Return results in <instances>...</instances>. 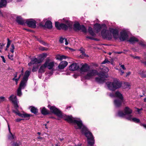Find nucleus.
Segmentation results:
<instances>
[{
  "label": "nucleus",
  "mask_w": 146,
  "mask_h": 146,
  "mask_svg": "<svg viewBox=\"0 0 146 146\" xmlns=\"http://www.w3.org/2000/svg\"><path fill=\"white\" fill-rule=\"evenodd\" d=\"M64 119L69 123H74V127L76 129L81 130L82 133L84 134L87 138L88 146H93L95 143V140L92 133L89 131L87 128L82 123V121L79 119H76L71 116L65 115Z\"/></svg>",
  "instance_id": "nucleus-1"
},
{
  "label": "nucleus",
  "mask_w": 146,
  "mask_h": 146,
  "mask_svg": "<svg viewBox=\"0 0 146 146\" xmlns=\"http://www.w3.org/2000/svg\"><path fill=\"white\" fill-rule=\"evenodd\" d=\"M94 29L97 33L101 31V35L104 38L111 39L112 38V35L116 39L118 38L119 33L117 30L110 28L107 30L106 27L104 24L101 25L98 23H96L94 25Z\"/></svg>",
  "instance_id": "nucleus-2"
},
{
  "label": "nucleus",
  "mask_w": 146,
  "mask_h": 146,
  "mask_svg": "<svg viewBox=\"0 0 146 146\" xmlns=\"http://www.w3.org/2000/svg\"><path fill=\"white\" fill-rule=\"evenodd\" d=\"M96 75L98 76L99 77L95 78V80L97 82L99 83H103L106 80L107 76L105 75V74L103 72H98V71L95 69H90L87 72L86 75L84 77L86 79H89L92 78L93 77Z\"/></svg>",
  "instance_id": "nucleus-3"
},
{
  "label": "nucleus",
  "mask_w": 146,
  "mask_h": 146,
  "mask_svg": "<svg viewBox=\"0 0 146 146\" xmlns=\"http://www.w3.org/2000/svg\"><path fill=\"white\" fill-rule=\"evenodd\" d=\"M124 113L122 111H120L118 112V115L121 117H125L127 119L132 120L134 122L138 123L140 121L139 119L136 118H132V116L131 114L132 112V110L128 107H125L124 110Z\"/></svg>",
  "instance_id": "nucleus-4"
},
{
  "label": "nucleus",
  "mask_w": 146,
  "mask_h": 146,
  "mask_svg": "<svg viewBox=\"0 0 146 146\" xmlns=\"http://www.w3.org/2000/svg\"><path fill=\"white\" fill-rule=\"evenodd\" d=\"M30 74V72L28 70L25 72L23 78L17 90V95L18 96H20L22 95L21 89L24 88L26 86Z\"/></svg>",
  "instance_id": "nucleus-5"
},
{
  "label": "nucleus",
  "mask_w": 146,
  "mask_h": 146,
  "mask_svg": "<svg viewBox=\"0 0 146 146\" xmlns=\"http://www.w3.org/2000/svg\"><path fill=\"white\" fill-rule=\"evenodd\" d=\"M16 21L20 25H23L26 23L30 27L35 28L36 27V21L33 19L24 20L21 17L17 16V17Z\"/></svg>",
  "instance_id": "nucleus-6"
},
{
  "label": "nucleus",
  "mask_w": 146,
  "mask_h": 146,
  "mask_svg": "<svg viewBox=\"0 0 146 146\" xmlns=\"http://www.w3.org/2000/svg\"><path fill=\"white\" fill-rule=\"evenodd\" d=\"M106 84L108 89L112 91L115 90L116 89L120 88L121 86V84L119 80L116 79H113V82H108Z\"/></svg>",
  "instance_id": "nucleus-7"
},
{
  "label": "nucleus",
  "mask_w": 146,
  "mask_h": 146,
  "mask_svg": "<svg viewBox=\"0 0 146 146\" xmlns=\"http://www.w3.org/2000/svg\"><path fill=\"white\" fill-rule=\"evenodd\" d=\"M110 96L111 97H116L118 98L115 99L114 101V103L116 107H118L121 106L123 102V97L122 94L118 91L116 92L114 95L110 94Z\"/></svg>",
  "instance_id": "nucleus-8"
},
{
  "label": "nucleus",
  "mask_w": 146,
  "mask_h": 146,
  "mask_svg": "<svg viewBox=\"0 0 146 146\" xmlns=\"http://www.w3.org/2000/svg\"><path fill=\"white\" fill-rule=\"evenodd\" d=\"M65 23L66 24L64 23L59 24L58 22H56L55 23V27L58 29H62L65 30L72 27V24L70 21L66 20L65 21Z\"/></svg>",
  "instance_id": "nucleus-9"
},
{
  "label": "nucleus",
  "mask_w": 146,
  "mask_h": 146,
  "mask_svg": "<svg viewBox=\"0 0 146 146\" xmlns=\"http://www.w3.org/2000/svg\"><path fill=\"white\" fill-rule=\"evenodd\" d=\"M48 107L49 108L51 112L56 115L59 117H61L62 116V114L61 111L55 107L48 105Z\"/></svg>",
  "instance_id": "nucleus-10"
},
{
  "label": "nucleus",
  "mask_w": 146,
  "mask_h": 146,
  "mask_svg": "<svg viewBox=\"0 0 146 146\" xmlns=\"http://www.w3.org/2000/svg\"><path fill=\"white\" fill-rule=\"evenodd\" d=\"M74 28L75 30H81L82 32L86 33L87 32V29L83 25H80L78 24H75L74 25Z\"/></svg>",
  "instance_id": "nucleus-11"
},
{
  "label": "nucleus",
  "mask_w": 146,
  "mask_h": 146,
  "mask_svg": "<svg viewBox=\"0 0 146 146\" xmlns=\"http://www.w3.org/2000/svg\"><path fill=\"white\" fill-rule=\"evenodd\" d=\"M9 99L14 104L15 108L17 109L19 107V106L18 105V102L16 96L12 94L9 97Z\"/></svg>",
  "instance_id": "nucleus-12"
},
{
  "label": "nucleus",
  "mask_w": 146,
  "mask_h": 146,
  "mask_svg": "<svg viewBox=\"0 0 146 146\" xmlns=\"http://www.w3.org/2000/svg\"><path fill=\"white\" fill-rule=\"evenodd\" d=\"M128 37L127 32L125 31H122L120 32V36L119 37L120 40L123 41L127 40Z\"/></svg>",
  "instance_id": "nucleus-13"
},
{
  "label": "nucleus",
  "mask_w": 146,
  "mask_h": 146,
  "mask_svg": "<svg viewBox=\"0 0 146 146\" xmlns=\"http://www.w3.org/2000/svg\"><path fill=\"white\" fill-rule=\"evenodd\" d=\"M44 64L46 67H47L49 70H52L54 66V62L50 61L49 59L46 60Z\"/></svg>",
  "instance_id": "nucleus-14"
},
{
  "label": "nucleus",
  "mask_w": 146,
  "mask_h": 146,
  "mask_svg": "<svg viewBox=\"0 0 146 146\" xmlns=\"http://www.w3.org/2000/svg\"><path fill=\"white\" fill-rule=\"evenodd\" d=\"M41 62L40 60L35 58L31 59V61L30 62L28 63V65L29 66H31L34 64L40 63Z\"/></svg>",
  "instance_id": "nucleus-15"
},
{
  "label": "nucleus",
  "mask_w": 146,
  "mask_h": 146,
  "mask_svg": "<svg viewBox=\"0 0 146 146\" xmlns=\"http://www.w3.org/2000/svg\"><path fill=\"white\" fill-rule=\"evenodd\" d=\"M13 111L19 116L23 117H27L30 116V115L26 113H24L23 114L19 112V111L18 110H17V111L13 110Z\"/></svg>",
  "instance_id": "nucleus-16"
},
{
  "label": "nucleus",
  "mask_w": 146,
  "mask_h": 146,
  "mask_svg": "<svg viewBox=\"0 0 146 146\" xmlns=\"http://www.w3.org/2000/svg\"><path fill=\"white\" fill-rule=\"evenodd\" d=\"M79 67L77 63H74L71 64L69 67V69L71 71H75L79 69Z\"/></svg>",
  "instance_id": "nucleus-17"
},
{
  "label": "nucleus",
  "mask_w": 146,
  "mask_h": 146,
  "mask_svg": "<svg viewBox=\"0 0 146 146\" xmlns=\"http://www.w3.org/2000/svg\"><path fill=\"white\" fill-rule=\"evenodd\" d=\"M90 68V66H89L86 64H85L82 66L80 69V70L81 72H87Z\"/></svg>",
  "instance_id": "nucleus-18"
},
{
  "label": "nucleus",
  "mask_w": 146,
  "mask_h": 146,
  "mask_svg": "<svg viewBox=\"0 0 146 146\" xmlns=\"http://www.w3.org/2000/svg\"><path fill=\"white\" fill-rule=\"evenodd\" d=\"M68 64V62L66 61H62L60 63L58 67L60 69H62L67 65Z\"/></svg>",
  "instance_id": "nucleus-19"
},
{
  "label": "nucleus",
  "mask_w": 146,
  "mask_h": 146,
  "mask_svg": "<svg viewBox=\"0 0 146 146\" xmlns=\"http://www.w3.org/2000/svg\"><path fill=\"white\" fill-rule=\"evenodd\" d=\"M8 129L9 131V134L8 136V139L12 140L16 138V137L14 134H12L10 131V129L9 125H8Z\"/></svg>",
  "instance_id": "nucleus-20"
},
{
  "label": "nucleus",
  "mask_w": 146,
  "mask_h": 146,
  "mask_svg": "<svg viewBox=\"0 0 146 146\" xmlns=\"http://www.w3.org/2000/svg\"><path fill=\"white\" fill-rule=\"evenodd\" d=\"M127 41H128L131 43L133 44L136 42H137L138 41V40L137 38L133 36L130 37Z\"/></svg>",
  "instance_id": "nucleus-21"
},
{
  "label": "nucleus",
  "mask_w": 146,
  "mask_h": 146,
  "mask_svg": "<svg viewBox=\"0 0 146 146\" xmlns=\"http://www.w3.org/2000/svg\"><path fill=\"white\" fill-rule=\"evenodd\" d=\"M46 68L44 64L42 65L39 69L38 72L39 73H43L45 71V70Z\"/></svg>",
  "instance_id": "nucleus-22"
},
{
  "label": "nucleus",
  "mask_w": 146,
  "mask_h": 146,
  "mask_svg": "<svg viewBox=\"0 0 146 146\" xmlns=\"http://www.w3.org/2000/svg\"><path fill=\"white\" fill-rule=\"evenodd\" d=\"M7 0H0V8L5 7L7 4Z\"/></svg>",
  "instance_id": "nucleus-23"
},
{
  "label": "nucleus",
  "mask_w": 146,
  "mask_h": 146,
  "mask_svg": "<svg viewBox=\"0 0 146 146\" xmlns=\"http://www.w3.org/2000/svg\"><path fill=\"white\" fill-rule=\"evenodd\" d=\"M45 27L48 29H51L52 27V23L50 21H47L45 23Z\"/></svg>",
  "instance_id": "nucleus-24"
},
{
  "label": "nucleus",
  "mask_w": 146,
  "mask_h": 146,
  "mask_svg": "<svg viewBox=\"0 0 146 146\" xmlns=\"http://www.w3.org/2000/svg\"><path fill=\"white\" fill-rule=\"evenodd\" d=\"M41 112L43 115H47L48 114L49 112L45 107H43L42 108H40Z\"/></svg>",
  "instance_id": "nucleus-25"
},
{
  "label": "nucleus",
  "mask_w": 146,
  "mask_h": 146,
  "mask_svg": "<svg viewBox=\"0 0 146 146\" xmlns=\"http://www.w3.org/2000/svg\"><path fill=\"white\" fill-rule=\"evenodd\" d=\"M56 58L57 59L61 60L63 59H66L67 57L64 55L59 54L56 56Z\"/></svg>",
  "instance_id": "nucleus-26"
},
{
  "label": "nucleus",
  "mask_w": 146,
  "mask_h": 146,
  "mask_svg": "<svg viewBox=\"0 0 146 146\" xmlns=\"http://www.w3.org/2000/svg\"><path fill=\"white\" fill-rule=\"evenodd\" d=\"M31 111V112L36 114L38 112V109L36 108L33 106H31L30 107Z\"/></svg>",
  "instance_id": "nucleus-27"
},
{
  "label": "nucleus",
  "mask_w": 146,
  "mask_h": 146,
  "mask_svg": "<svg viewBox=\"0 0 146 146\" xmlns=\"http://www.w3.org/2000/svg\"><path fill=\"white\" fill-rule=\"evenodd\" d=\"M88 31L91 36H95L96 35L95 33L93 30L92 28L91 27H89L88 29Z\"/></svg>",
  "instance_id": "nucleus-28"
},
{
  "label": "nucleus",
  "mask_w": 146,
  "mask_h": 146,
  "mask_svg": "<svg viewBox=\"0 0 146 146\" xmlns=\"http://www.w3.org/2000/svg\"><path fill=\"white\" fill-rule=\"evenodd\" d=\"M139 45H141L142 47L144 48H146V43L143 40H141L139 42Z\"/></svg>",
  "instance_id": "nucleus-29"
},
{
  "label": "nucleus",
  "mask_w": 146,
  "mask_h": 146,
  "mask_svg": "<svg viewBox=\"0 0 146 146\" xmlns=\"http://www.w3.org/2000/svg\"><path fill=\"white\" fill-rule=\"evenodd\" d=\"M103 70H104L103 71L101 72H103L104 73L105 75L107 76V78H108V75H106V73L108 72L109 71V70L108 68L107 67H104L103 68H102Z\"/></svg>",
  "instance_id": "nucleus-30"
},
{
  "label": "nucleus",
  "mask_w": 146,
  "mask_h": 146,
  "mask_svg": "<svg viewBox=\"0 0 146 146\" xmlns=\"http://www.w3.org/2000/svg\"><path fill=\"white\" fill-rule=\"evenodd\" d=\"M21 76V75L20 74L19 75V77L17 79H15V78H13L12 79V80L13 81H15V83H16V85H17V84L18 82L19 81V79H20Z\"/></svg>",
  "instance_id": "nucleus-31"
},
{
  "label": "nucleus",
  "mask_w": 146,
  "mask_h": 146,
  "mask_svg": "<svg viewBox=\"0 0 146 146\" xmlns=\"http://www.w3.org/2000/svg\"><path fill=\"white\" fill-rule=\"evenodd\" d=\"M0 17H7V15H6V13L5 12L3 13L1 12V11H0Z\"/></svg>",
  "instance_id": "nucleus-32"
},
{
  "label": "nucleus",
  "mask_w": 146,
  "mask_h": 146,
  "mask_svg": "<svg viewBox=\"0 0 146 146\" xmlns=\"http://www.w3.org/2000/svg\"><path fill=\"white\" fill-rule=\"evenodd\" d=\"M110 63V61L108 60V59L106 58L104 61L101 63V64H104L106 63Z\"/></svg>",
  "instance_id": "nucleus-33"
},
{
  "label": "nucleus",
  "mask_w": 146,
  "mask_h": 146,
  "mask_svg": "<svg viewBox=\"0 0 146 146\" xmlns=\"http://www.w3.org/2000/svg\"><path fill=\"white\" fill-rule=\"evenodd\" d=\"M14 49L15 47L14 45L13 44H12L11 45V48L10 50L11 52L13 53L14 52Z\"/></svg>",
  "instance_id": "nucleus-34"
},
{
  "label": "nucleus",
  "mask_w": 146,
  "mask_h": 146,
  "mask_svg": "<svg viewBox=\"0 0 146 146\" xmlns=\"http://www.w3.org/2000/svg\"><path fill=\"white\" fill-rule=\"evenodd\" d=\"M38 69L37 67L33 66V68L32 71L33 72H35L37 71Z\"/></svg>",
  "instance_id": "nucleus-35"
},
{
  "label": "nucleus",
  "mask_w": 146,
  "mask_h": 146,
  "mask_svg": "<svg viewBox=\"0 0 146 146\" xmlns=\"http://www.w3.org/2000/svg\"><path fill=\"white\" fill-rule=\"evenodd\" d=\"M141 75L142 77L145 78L146 77V73L143 72L141 74Z\"/></svg>",
  "instance_id": "nucleus-36"
},
{
  "label": "nucleus",
  "mask_w": 146,
  "mask_h": 146,
  "mask_svg": "<svg viewBox=\"0 0 146 146\" xmlns=\"http://www.w3.org/2000/svg\"><path fill=\"white\" fill-rule=\"evenodd\" d=\"M5 98L3 96L0 97V103L5 100Z\"/></svg>",
  "instance_id": "nucleus-37"
},
{
  "label": "nucleus",
  "mask_w": 146,
  "mask_h": 146,
  "mask_svg": "<svg viewBox=\"0 0 146 146\" xmlns=\"http://www.w3.org/2000/svg\"><path fill=\"white\" fill-rule=\"evenodd\" d=\"M125 85L126 86V88H128L130 86V84L128 82L125 83Z\"/></svg>",
  "instance_id": "nucleus-38"
},
{
  "label": "nucleus",
  "mask_w": 146,
  "mask_h": 146,
  "mask_svg": "<svg viewBox=\"0 0 146 146\" xmlns=\"http://www.w3.org/2000/svg\"><path fill=\"white\" fill-rule=\"evenodd\" d=\"M65 38H60L59 40V42L61 43H63V41L64 40H65Z\"/></svg>",
  "instance_id": "nucleus-39"
},
{
  "label": "nucleus",
  "mask_w": 146,
  "mask_h": 146,
  "mask_svg": "<svg viewBox=\"0 0 146 146\" xmlns=\"http://www.w3.org/2000/svg\"><path fill=\"white\" fill-rule=\"evenodd\" d=\"M119 71L121 72L120 74L121 75H122L124 73V71L122 70L121 69L119 70Z\"/></svg>",
  "instance_id": "nucleus-40"
},
{
  "label": "nucleus",
  "mask_w": 146,
  "mask_h": 146,
  "mask_svg": "<svg viewBox=\"0 0 146 146\" xmlns=\"http://www.w3.org/2000/svg\"><path fill=\"white\" fill-rule=\"evenodd\" d=\"M40 49L42 50H47V48H46L44 47H41L40 48Z\"/></svg>",
  "instance_id": "nucleus-41"
},
{
  "label": "nucleus",
  "mask_w": 146,
  "mask_h": 146,
  "mask_svg": "<svg viewBox=\"0 0 146 146\" xmlns=\"http://www.w3.org/2000/svg\"><path fill=\"white\" fill-rule=\"evenodd\" d=\"M7 40L8 42H7V44L10 46V45L11 44V41L9 40V38H8L7 39Z\"/></svg>",
  "instance_id": "nucleus-42"
},
{
  "label": "nucleus",
  "mask_w": 146,
  "mask_h": 146,
  "mask_svg": "<svg viewBox=\"0 0 146 146\" xmlns=\"http://www.w3.org/2000/svg\"><path fill=\"white\" fill-rule=\"evenodd\" d=\"M4 45L5 44H4L3 43H0V49H2Z\"/></svg>",
  "instance_id": "nucleus-43"
},
{
  "label": "nucleus",
  "mask_w": 146,
  "mask_h": 146,
  "mask_svg": "<svg viewBox=\"0 0 146 146\" xmlns=\"http://www.w3.org/2000/svg\"><path fill=\"white\" fill-rule=\"evenodd\" d=\"M1 57L2 58L3 62L4 63H5L6 60H5V58L4 56H1Z\"/></svg>",
  "instance_id": "nucleus-44"
},
{
  "label": "nucleus",
  "mask_w": 146,
  "mask_h": 146,
  "mask_svg": "<svg viewBox=\"0 0 146 146\" xmlns=\"http://www.w3.org/2000/svg\"><path fill=\"white\" fill-rule=\"evenodd\" d=\"M120 67L123 70H125L126 69V68L125 67L124 65H121Z\"/></svg>",
  "instance_id": "nucleus-45"
},
{
  "label": "nucleus",
  "mask_w": 146,
  "mask_h": 146,
  "mask_svg": "<svg viewBox=\"0 0 146 146\" xmlns=\"http://www.w3.org/2000/svg\"><path fill=\"white\" fill-rule=\"evenodd\" d=\"M80 51L81 53H82V55L83 56H85L86 55V54L84 52L83 50H81Z\"/></svg>",
  "instance_id": "nucleus-46"
},
{
  "label": "nucleus",
  "mask_w": 146,
  "mask_h": 146,
  "mask_svg": "<svg viewBox=\"0 0 146 146\" xmlns=\"http://www.w3.org/2000/svg\"><path fill=\"white\" fill-rule=\"evenodd\" d=\"M13 55H8V56L9 57V58L11 60H13V58H12L13 57Z\"/></svg>",
  "instance_id": "nucleus-47"
},
{
  "label": "nucleus",
  "mask_w": 146,
  "mask_h": 146,
  "mask_svg": "<svg viewBox=\"0 0 146 146\" xmlns=\"http://www.w3.org/2000/svg\"><path fill=\"white\" fill-rule=\"evenodd\" d=\"M39 41L43 45H45V42H44L43 41H42V40H39Z\"/></svg>",
  "instance_id": "nucleus-48"
},
{
  "label": "nucleus",
  "mask_w": 146,
  "mask_h": 146,
  "mask_svg": "<svg viewBox=\"0 0 146 146\" xmlns=\"http://www.w3.org/2000/svg\"><path fill=\"white\" fill-rule=\"evenodd\" d=\"M23 120V119H21L17 118L16 119V121H17V122H19L20 121H21V120Z\"/></svg>",
  "instance_id": "nucleus-49"
},
{
  "label": "nucleus",
  "mask_w": 146,
  "mask_h": 146,
  "mask_svg": "<svg viewBox=\"0 0 146 146\" xmlns=\"http://www.w3.org/2000/svg\"><path fill=\"white\" fill-rule=\"evenodd\" d=\"M136 109L137 110V111L139 113H140V111H141V110H142V108L139 109L136 108Z\"/></svg>",
  "instance_id": "nucleus-50"
},
{
  "label": "nucleus",
  "mask_w": 146,
  "mask_h": 146,
  "mask_svg": "<svg viewBox=\"0 0 146 146\" xmlns=\"http://www.w3.org/2000/svg\"><path fill=\"white\" fill-rule=\"evenodd\" d=\"M131 74V72H127L126 73V76L127 77V76H129L130 74Z\"/></svg>",
  "instance_id": "nucleus-51"
},
{
  "label": "nucleus",
  "mask_w": 146,
  "mask_h": 146,
  "mask_svg": "<svg viewBox=\"0 0 146 146\" xmlns=\"http://www.w3.org/2000/svg\"><path fill=\"white\" fill-rule=\"evenodd\" d=\"M17 72H16L15 73V74H14V77L13 78H15V79H16V78L17 77Z\"/></svg>",
  "instance_id": "nucleus-52"
},
{
  "label": "nucleus",
  "mask_w": 146,
  "mask_h": 146,
  "mask_svg": "<svg viewBox=\"0 0 146 146\" xmlns=\"http://www.w3.org/2000/svg\"><path fill=\"white\" fill-rule=\"evenodd\" d=\"M133 58L134 59H140V57L139 56H134Z\"/></svg>",
  "instance_id": "nucleus-53"
},
{
  "label": "nucleus",
  "mask_w": 146,
  "mask_h": 146,
  "mask_svg": "<svg viewBox=\"0 0 146 146\" xmlns=\"http://www.w3.org/2000/svg\"><path fill=\"white\" fill-rule=\"evenodd\" d=\"M13 146H19V145L18 143H16L13 144Z\"/></svg>",
  "instance_id": "nucleus-54"
},
{
  "label": "nucleus",
  "mask_w": 146,
  "mask_h": 146,
  "mask_svg": "<svg viewBox=\"0 0 146 146\" xmlns=\"http://www.w3.org/2000/svg\"><path fill=\"white\" fill-rule=\"evenodd\" d=\"M65 44L66 45H68V42L67 41V39H65Z\"/></svg>",
  "instance_id": "nucleus-55"
},
{
  "label": "nucleus",
  "mask_w": 146,
  "mask_h": 146,
  "mask_svg": "<svg viewBox=\"0 0 146 146\" xmlns=\"http://www.w3.org/2000/svg\"><path fill=\"white\" fill-rule=\"evenodd\" d=\"M86 38H89V39H93L91 37H90V36H86Z\"/></svg>",
  "instance_id": "nucleus-56"
},
{
  "label": "nucleus",
  "mask_w": 146,
  "mask_h": 146,
  "mask_svg": "<svg viewBox=\"0 0 146 146\" xmlns=\"http://www.w3.org/2000/svg\"><path fill=\"white\" fill-rule=\"evenodd\" d=\"M141 125L142 126H143L145 128H146V124H142Z\"/></svg>",
  "instance_id": "nucleus-57"
},
{
  "label": "nucleus",
  "mask_w": 146,
  "mask_h": 146,
  "mask_svg": "<svg viewBox=\"0 0 146 146\" xmlns=\"http://www.w3.org/2000/svg\"><path fill=\"white\" fill-rule=\"evenodd\" d=\"M123 53V52H117V53L118 54H121Z\"/></svg>",
  "instance_id": "nucleus-58"
},
{
  "label": "nucleus",
  "mask_w": 146,
  "mask_h": 146,
  "mask_svg": "<svg viewBox=\"0 0 146 146\" xmlns=\"http://www.w3.org/2000/svg\"><path fill=\"white\" fill-rule=\"evenodd\" d=\"M130 56H131V57H132L133 58H134V56L132 54H130Z\"/></svg>",
  "instance_id": "nucleus-59"
},
{
  "label": "nucleus",
  "mask_w": 146,
  "mask_h": 146,
  "mask_svg": "<svg viewBox=\"0 0 146 146\" xmlns=\"http://www.w3.org/2000/svg\"><path fill=\"white\" fill-rule=\"evenodd\" d=\"M24 29V30H25L27 31H30V30L29 29Z\"/></svg>",
  "instance_id": "nucleus-60"
},
{
  "label": "nucleus",
  "mask_w": 146,
  "mask_h": 146,
  "mask_svg": "<svg viewBox=\"0 0 146 146\" xmlns=\"http://www.w3.org/2000/svg\"><path fill=\"white\" fill-rule=\"evenodd\" d=\"M23 68L22 70L21 71V74L23 75Z\"/></svg>",
  "instance_id": "nucleus-61"
},
{
  "label": "nucleus",
  "mask_w": 146,
  "mask_h": 146,
  "mask_svg": "<svg viewBox=\"0 0 146 146\" xmlns=\"http://www.w3.org/2000/svg\"><path fill=\"white\" fill-rule=\"evenodd\" d=\"M38 139H42V137H37Z\"/></svg>",
  "instance_id": "nucleus-62"
},
{
  "label": "nucleus",
  "mask_w": 146,
  "mask_h": 146,
  "mask_svg": "<svg viewBox=\"0 0 146 146\" xmlns=\"http://www.w3.org/2000/svg\"><path fill=\"white\" fill-rule=\"evenodd\" d=\"M63 140V139L62 138V139H61V138H60V141H62Z\"/></svg>",
  "instance_id": "nucleus-63"
},
{
  "label": "nucleus",
  "mask_w": 146,
  "mask_h": 146,
  "mask_svg": "<svg viewBox=\"0 0 146 146\" xmlns=\"http://www.w3.org/2000/svg\"><path fill=\"white\" fill-rule=\"evenodd\" d=\"M144 101L145 102H146V98L144 99Z\"/></svg>",
  "instance_id": "nucleus-64"
}]
</instances>
